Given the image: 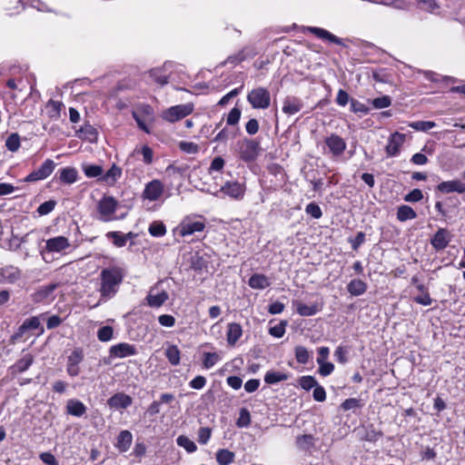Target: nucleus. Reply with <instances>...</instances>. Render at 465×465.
I'll list each match as a JSON object with an SVG mask.
<instances>
[{"label": "nucleus", "instance_id": "48", "mask_svg": "<svg viewBox=\"0 0 465 465\" xmlns=\"http://www.w3.org/2000/svg\"><path fill=\"white\" fill-rule=\"evenodd\" d=\"M298 382L301 388L305 391H310L318 384L316 379L311 375L302 376Z\"/></svg>", "mask_w": 465, "mask_h": 465}, {"label": "nucleus", "instance_id": "36", "mask_svg": "<svg viewBox=\"0 0 465 465\" xmlns=\"http://www.w3.org/2000/svg\"><path fill=\"white\" fill-rule=\"evenodd\" d=\"M288 378L289 376L286 373L269 371L264 375V381L267 384H275L286 381Z\"/></svg>", "mask_w": 465, "mask_h": 465}, {"label": "nucleus", "instance_id": "14", "mask_svg": "<svg viewBox=\"0 0 465 465\" xmlns=\"http://www.w3.org/2000/svg\"><path fill=\"white\" fill-rule=\"evenodd\" d=\"M132 403L133 399L124 392H117L107 401L109 408L116 411L127 409L132 405Z\"/></svg>", "mask_w": 465, "mask_h": 465}, {"label": "nucleus", "instance_id": "45", "mask_svg": "<svg viewBox=\"0 0 465 465\" xmlns=\"http://www.w3.org/2000/svg\"><path fill=\"white\" fill-rule=\"evenodd\" d=\"M436 124L432 121H417L409 124V126L416 131L428 132L435 127Z\"/></svg>", "mask_w": 465, "mask_h": 465}, {"label": "nucleus", "instance_id": "5", "mask_svg": "<svg viewBox=\"0 0 465 465\" xmlns=\"http://www.w3.org/2000/svg\"><path fill=\"white\" fill-rule=\"evenodd\" d=\"M246 187L237 181L226 182L213 195L220 197V193L230 197L232 200L240 201L244 197Z\"/></svg>", "mask_w": 465, "mask_h": 465}, {"label": "nucleus", "instance_id": "58", "mask_svg": "<svg viewBox=\"0 0 465 465\" xmlns=\"http://www.w3.org/2000/svg\"><path fill=\"white\" fill-rule=\"evenodd\" d=\"M206 266L205 261L198 253L192 255L191 267L194 271H202Z\"/></svg>", "mask_w": 465, "mask_h": 465}, {"label": "nucleus", "instance_id": "37", "mask_svg": "<svg viewBox=\"0 0 465 465\" xmlns=\"http://www.w3.org/2000/svg\"><path fill=\"white\" fill-rule=\"evenodd\" d=\"M46 107L49 117L52 119H58L60 117L62 107H64V104L60 101L49 100Z\"/></svg>", "mask_w": 465, "mask_h": 465}, {"label": "nucleus", "instance_id": "30", "mask_svg": "<svg viewBox=\"0 0 465 465\" xmlns=\"http://www.w3.org/2000/svg\"><path fill=\"white\" fill-rule=\"evenodd\" d=\"M60 182L67 184L74 183L77 181L78 173L74 167H65L59 170Z\"/></svg>", "mask_w": 465, "mask_h": 465}, {"label": "nucleus", "instance_id": "25", "mask_svg": "<svg viewBox=\"0 0 465 465\" xmlns=\"http://www.w3.org/2000/svg\"><path fill=\"white\" fill-rule=\"evenodd\" d=\"M303 107L302 102L295 96H287L283 101L282 112L292 115L299 113Z\"/></svg>", "mask_w": 465, "mask_h": 465}, {"label": "nucleus", "instance_id": "56", "mask_svg": "<svg viewBox=\"0 0 465 465\" xmlns=\"http://www.w3.org/2000/svg\"><path fill=\"white\" fill-rule=\"evenodd\" d=\"M371 104L376 109L387 108L391 104V99L388 95H383L371 100Z\"/></svg>", "mask_w": 465, "mask_h": 465}, {"label": "nucleus", "instance_id": "19", "mask_svg": "<svg viewBox=\"0 0 465 465\" xmlns=\"http://www.w3.org/2000/svg\"><path fill=\"white\" fill-rule=\"evenodd\" d=\"M169 299L165 291L158 292L156 287L151 288L146 296L147 304L152 308L161 307Z\"/></svg>", "mask_w": 465, "mask_h": 465}, {"label": "nucleus", "instance_id": "61", "mask_svg": "<svg viewBox=\"0 0 465 465\" xmlns=\"http://www.w3.org/2000/svg\"><path fill=\"white\" fill-rule=\"evenodd\" d=\"M179 148L187 153H196L199 151V146L193 142H180Z\"/></svg>", "mask_w": 465, "mask_h": 465}, {"label": "nucleus", "instance_id": "50", "mask_svg": "<svg viewBox=\"0 0 465 465\" xmlns=\"http://www.w3.org/2000/svg\"><path fill=\"white\" fill-rule=\"evenodd\" d=\"M242 115V111L238 107H233L228 114L226 118V124L228 125L234 126L238 124Z\"/></svg>", "mask_w": 465, "mask_h": 465}, {"label": "nucleus", "instance_id": "2", "mask_svg": "<svg viewBox=\"0 0 465 465\" xmlns=\"http://www.w3.org/2000/svg\"><path fill=\"white\" fill-rule=\"evenodd\" d=\"M260 152V143L249 138L238 140L233 150L235 156L246 163L256 161Z\"/></svg>", "mask_w": 465, "mask_h": 465}, {"label": "nucleus", "instance_id": "11", "mask_svg": "<svg viewBox=\"0 0 465 465\" xmlns=\"http://www.w3.org/2000/svg\"><path fill=\"white\" fill-rule=\"evenodd\" d=\"M325 144L333 157L341 155L347 147L344 139L335 134L326 137Z\"/></svg>", "mask_w": 465, "mask_h": 465}, {"label": "nucleus", "instance_id": "59", "mask_svg": "<svg viewBox=\"0 0 465 465\" xmlns=\"http://www.w3.org/2000/svg\"><path fill=\"white\" fill-rule=\"evenodd\" d=\"M242 87L243 85H241L240 87L234 88L233 90L223 95L218 102V105L224 106L225 104H227L232 98L235 97L240 94Z\"/></svg>", "mask_w": 465, "mask_h": 465}, {"label": "nucleus", "instance_id": "3", "mask_svg": "<svg viewBox=\"0 0 465 465\" xmlns=\"http://www.w3.org/2000/svg\"><path fill=\"white\" fill-rule=\"evenodd\" d=\"M296 447L300 451L311 456H317L325 450L323 448L326 449L321 438H297Z\"/></svg>", "mask_w": 465, "mask_h": 465}, {"label": "nucleus", "instance_id": "34", "mask_svg": "<svg viewBox=\"0 0 465 465\" xmlns=\"http://www.w3.org/2000/svg\"><path fill=\"white\" fill-rule=\"evenodd\" d=\"M108 239H112L116 247H123L126 244L128 239L132 237V233H122L120 232H109L106 233Z\"/></svg>", "mask_w": 465, "mask_h": 465}, {"label": "nucleus", "instance_id": "32", "mask_svg": "<svg viewBox=\"0 0 465 465\" xmlns=\"http://www.w3.org/2000/svg\"><path fill=\"white\" fill-rule=\"evenodd\" d=\"M77 133L80 139L86 140L90 143H94L97 140V130L91 124H84Z\"/></svg>", "mask_w": 465, "mask_h": 465}, {"label": "nucleus", "instance_id": "55", "mask_svg": "<svg viewBox=\"0 0 465 465\" xmlns=\"http://www.w3.org/2000/svg\"><path fill=\"white\" fill-rule=\"evenodd\" d=\"M286 321H282L278 324L269 329V333L275 338H282L285 333Z\"/></svg>", "mask_w": 465, "mask_h": 465}, {"label": "nucleus", "instance_id": "52", "mask_svg": "<svg viewBox=\"0 0 465 465\" xmlns=\"http://www.w3.org/2000/svg\"><path fill=\"white\" fill-rule=\"evenodd\" d=\"M305 213L313 219H320L322 216V209L316 203H308L305 207Z\"/></svg>", "mask_w": 465, "mask_h": 465}, {"label": "nucleus", "instance_id": "64", "mask_svg": "<svg viewBox=\"0 0 465 465\" xmlns=\"http://www.w3.org/2000/svg\"><path fill=\"white\" fill-rule=\"evenodd\" d=\"M351 110L353 113L361 114H367L369 112V108L364 104L355 99L351 100Z\"/></svg>", "mask_w": 465, "mask_h": 465}, {"label": "nucleus", "instance_id": "23", "mask_svg": "<svg viewBox=\"0 0 465 465\" xmlns=\"http://www.w3.org/2000/svg\"><path fill=\"white\" fill-rule=\"evenodd\" d=\"M148 83H155L160 86H163L168 83V75L166 74V64L163 67L153 68L147 73Z\"/></svg>", "mask_w": 465, "mask_h": 465}, {"label": "nucleus", "instance_id": "47", "mask_svg": "<svg viewBox=\"0 0 465 465\" xmlns=\"http://www.w3.org/2000/svg\"><path fill=\"white\" fill-rule=\"evenodd\" d=\"M237 132L230 131L228 128H223L213 138V142L225 143L230 138H234L237 136Z\"/></svg>", "mask_w": 465, "mask_h": 465}, {"label": "nucleus", "instance_id": "13", "mask_svg": "<svg viewBox=\"0 0 465 465\" xmlns=\"http://www.w3.org/2000/svg\"><path fill=\"white\" fill-rule=\"evenodd\" d=\"M205 228V223L202 221H193L190 218L184 219L178 227L179 233L182 236L192 235L194 232H203Z\"/></svg>", "mask_w": 465, "mask_h": 465}, {"label": "nucleus", "instance_id": "40", "mask_svg": "<svg viewBox=\"0 0 465 465\" xmlns=\"http://www.w3.org/2000/svg\"><path fill=\"white\" fill-rule=\"evenodd\" d=\"M83 171L88 178H96L99 176H103L104 170L103 167L96 164H85L83 165Z\"/></svg>", "mask_w": 465, "mask_h": 465}, {"label": "nucleus", "instance_id": "22", "mask_svg": "<svg viewBox=\"0 0 465 465\" xmlns=\"http://www.w3.org/2000/svg\"><path fill=\"white\" fill-rule=\"evenodd\" d=\"M437 190L443 193L465 192V183L460 180L441 182L437 185Z\"/></svg>", "mask_w": 465, "mask_h": 465}, {"label": "nucleus", "instance_id": "46", "mask_svg": "<svg viewBox=\"0 0 465 465\" xmlns=\"http://www.w3.org/2000/svg\"><path fill=\"white\" fill-rule=\"evenodd\" d=\"M114 337V329L111 326H103L97 331V338L102 342L109 341Z\"/></svg>", "mask_w": 465, "mask_h": 465}, {"label": "nucleus", "instance_id": "60", "mask_svg": "<svg viewBox=\"0 0 465 465\" xmlns=\"http://www.w3.org/2000/svg\"><path fill=\"white\" fill-rule=\"evenodd\" d=\"M423 198V193L420 189H413L404 196V201L409 203H417Z\"/></svg>", "mask_w": 465, "mask_h": 465}, {"label": "nucleus", "instance_id": "12", "mask_svg": "<svg viewBox=\"0 0 465 465\" xmlns=\"http://www.w3.org/2000/svg\"><path fill=\"white\" fill-rule=\"evenodd\" d=\"M109 354L111 357L123 359L136 355L137 349L134 344L121 342L111 346L109 349Z\"/></svg>", "mask_w": 465, "mask_h": 465}, {"label": "nucleus", "instance_id": "53", "mask_svg": "<svg viewBox=\"0 0 465 465\" xmlns=\"http://www.w3.org/2000/svg\"><path fill=\"white\" fill-rule=\"evenodd\" d=\"M112 443L118 448L120 451H126L131 444L132 438H111Z\"/></svg>", "mask_w": 465, "mask_h": 465}, {"label": "nucleus", "instance_id": "1", "mask_svg": "<svg viewBox=\"0 0 465 465\" xmlns=\"http://www.w3.org/2000/svg\"><path fill=\"white\" fill-rule=\"evenodd\" d=\"M124 276L125 271L120 265L112 264L101 270L98 304L113 299L117 294Z\"/></svg>", "mask_w": 465, "mask_h": 465}, {"label": "nucleus", "instance_id": "6", "mask_svg": "<svg viewBox=\"0 0 465 465\" xmlns=\"http://www.w3.org/2000/svg\"><path fill=\"white\" fill-rule=\"evenodd\" d=\"M117 209V202L112 196H104L97 204L99 219L103 222H109Z\"/></svg>", "mask_w": 465, "mask_h": 465}, {"label": "nucleus", "instance_id": "4", "mask_svg": "<svg viewBox=\"0 0 465 465\" xmlns=\"http://www.w3.org/2000/svg\"><path fill=\"white\" fill-rule=\"evenodd\" d=\"M247 101L254 109H267L271 104V94L266 88L257 87L248 94Z\"/></svg>", "mask_w": 465, "mask_h": 465}, {"label": "nucleus", "instance_id": "39", "mask_svg": "<svg viewBox=\"0 0 465 465\" xmlns=\"http://www.w3.org/2000/svg\"><path fill=\"white\" fill-rule=\"evenodd\" d=\"M180 350L176 345H171L165 350V356L173 366L180 363Z\"/></svg>", "mask_w": 465, "mask_h": 465}, {"label": "nucleus", "instance_id": "17", "mask_svg": "<svg viewBox=\"0 0 465 465\" xmlns=\"http://www.w3.org/2000/svg\"><path fill=\"white\" fill-rule=\"evenodd\" d=\"M293 306L299 315L303 317L313 316L322 310V302H314L312 304H305L301 301H294Z\"/></svg>", "mask_w": 465, "mask_h": 465}, {"label": "nucleus", "instance_id": "9", "mask_svg": "<svg viewBox=\"0 0 465 465\" xmlns=\"http://www.w3.org/2000/svg\"><path fill=\"white\" fill-rule=\"evenodd\" d=\"M163 192V183L160 180L154 179L145 184L142 196L145 200L154 202L162 197Z\"/></svg>", "mask_w": 465, "mask_h": 465}, {"label": "nucleus", "instance_id": "21", "mask_svg": "<svg viewBox=\"0 0 465 465\" xmlns=\"http://www.w3.org/2000/svg\"><path fill=\"white\" fill-rule=\"evenodd\" d=\"M21 278V272L17 267L5 266L0 268V283H15Z\"/></svg>", "mask_w": 465, "mask_h": 465}, {"label": "nucleus", "instance_id": "49", "mask_svg": "<svg viewBox=\"0 0 465 465\" xmlns=\"http://www.w3.org/2000/svg\"><path fill=\"white\" fill-rule=\"evenodd\" d=\"M220 360V355L216 352L203 353V365L206 369L213 368Z\"/></svg>", "mask_w": 465, "mask_h": 465}, {"label": "nucleus", "instance_id": "38", "mask_svg": "<svg viewBox=\"0 0 465 465\" xmlns=\"http://www.w3.org/2000/svg\"><path fill=\"white\" fill-rule=\"evenodd\" d=\"M233 460L234 453L228 450L222 449L219 450L216 453V460L219 465H229L233 461Z\"/></svg>", "mask_w": 465, "mask_h": 465}, {"label": "nucleus", "instance_id": "62", "mask_svg": "<svg viewBox=\"0 0 465 465\" xmlns=\"http://www.w3.org/2000/svg\"><path fill=\"white\" fill-rule=\"evenodd\" d=\"M179 446L183 447L188 452H193L196 450V445L190 438H177Z\"/></svg>", "mask_w": 465, "mask_h": 465}, {"label": "nucleus", "instance_id": "15", "mask_svg": "<svg viewBox=\"0 0 465 465\" xmlns=\"http://www.w3.org/2000/svg\"><path fill=\"white\" fill-rule=\"evenodd\" d=\"M174 401V395L172 393H163L160 395L159 400L153 401L147 408L146 414L149 417H153L159 414L162 411L163 404H172Z\"/></svg>", "mask_w": 465, "mask_h": 465}, {"label": "nucleus", "instance_id": "7", "mask_svg": "<svg viewBox=\"0 0 465 465\" xmlns=\"http://www.w3.org/2000/svg\"><path fill=\"white\" fill-rule=\"evenodd\" d=\"M56 163L52 159H46L39 168L30 173L25 182L34 183L47 178L54 170Z\"/></svg>", "mask_w": 465, "mask_h": 465}, {"label": "nucleus", "instance_id": "28", "mask_svg": "<svg viewBox=\"0 0 465 465\" xmlns=\"http://www.w3.org/2000/svg\"><path fill=\"white\" fill-rule=\"evenodd\" d=\"M34 362L32 354L27 353L10 367L12 373H21L29 369Z\"/></svg>", "mask_w": 465, "mask_h": 465}, {"label": "nucleus", "instance_id": "51", "mask_svg": "<svg viewBox=\"0 0 465 465\" xmlns=\"http://www.w3.org/2000/svg\"><path fill=\"white\" fill-rule=\"evenodd\" d=\"M56 287V284H48L43 286L35 293L36 300H43L48 298L54 292Z\"/></svg>", "mask_w": 465, "mask_h": 465}, {"label": "nucleus", "instance_id": "54", "mask_svg": "<svg viewBox=\"0 0 465 465\" xmlns=\"http://www.w3.org/2000/svg\"><path fill=\"white\" fill-rule=\"evenodd\" d=\"M134 153H141L145 164H151L153 163V150L148 145H143L140 150L135 149Z\"/></svg>", "mask_w": 465, "mask_h": 465}, {"label": "nucleus", "instance_id": "41", "mask_svg": "<svg viewBox=\"0 0 465 465\" xmlns=\"http://www.w3.org/2000/svg\"><path fill=\"white\" fill-rule=\"evenodd\" d=\"M148 231L153 237H162L166 233V227L162 222H153L150 224Z\"/></svg>", "mask_w": 465, "mask_h": 465}, {"label": "nucleus", "instance_id": "27", "mask_svg": "<svg viewBox=\"0 0 465 465\" xmlns=\"http://www.w3.org/2000/svg\"><path fill=\"white\" fill-rule=\"evenodd\" d=\"M242 335V329L239 323L231 322L227 328V342L229 345H234Z\"/></svg>", "mask_w": 465, "mask_h": 465}, {"label": "nucleus", "instance_id": "43", "mask_svg": "<svg viewBox=\"0 0 465 465\" xmlns=\"http://www.w3.org/2000/svg\"><path fill=\"white\" fill-rule=\"evenodd\" d=\"M40 327V320L37 316L31 317L26 319L23 324L20 326V332L24 333L28 330H36Z\"/></svg>", "mask_w": 465, "mask_h": 465}, {"label": "nucleus", "instance_id": "44", "mask_svg": "<svg viewBox=\"0 0 465 465\" xmlns=\"http://www.w3.org/2000/svg\"><path fill=\"white\" fill-rule=\"evenodd\" d=\"M295 358L299 363L306 364L311 359V352L303 346L295 348Z\"/></svg>", "mask_w": 465, "mask_h": 465}, {"label": "nucleus", "instance_id": "8", "mask_svg": "<svg viewBox=\"0 0 465 465\" xmlns=\"http://www.w3.org/2000/svg\"><path fill=\"white\" fill-rule=\"evenodd\" d=\"M193 111V104H183L170 107L163 113V118L171 123L176 122L189 114Z\"/></svg>", "mask_w": 465, "mask_h": 465}, {"label": "nucleus", "instance_id": "24", "mask_svg": "<svg viewBox=\"0 0 465 465\" xmlns=\"http://www.w3.org/2000/svg\"><path fill=\"white\" fill-rule=\"evenodd\" d=\"M307 30L315 36H317L318 38L326 40L330 43L343 45L342 39L339 38L338 36L334 35L333 34L330 33L329 31L323 28L310 26L307 28Z\"/></svg>", "mask_w": 465, "mask_h": 465}, {"label": "nucleus", "instance_id": "42", "mask_svg": "<svg viewBox=\"0 0 465 465\" xmlns=\"http://www.w3.org/2000/svg\"><path fill=\"white\" fill-rule=\"evenodd\" d=\"M5 146L8 151L10 152H16L20 148V136L16 133L11 134L6 141H5Z\"/></svg>", "mask_w": 465, "mask_h": 465}, {"label": "nucleus", "instance_id": "10", "mask_svg": "<svg viewBox=\"0 0 465 465\" xmlns=\"http://www.w3.org/2000/svg\"><path fill=\"white\" fill-rule=\"evenodd\" d=\"M84 359V352L82 349H74L67 359L66 371L69 376L76 377L80 373L79 363Z\"/></svg>", "mask_w": 465, "mask_h": 465}, {"label": "nucleus", "instance_id": "16", "mask_svg": "<svg viewBox=\"0 0 465 465\" xmlns=\"http://www.w3.org/2000/svg\"><path fill=\"white\" fill-rule=\"evenodd\" d=\"M450 241V232L447 229L440 228L431 238L430 243L436 251H441L448 246Z\"/></svg>", "mask_w": 465, "mask_h": 465}, {"label": "nucleus", "instance_id": "57", "mask_svg": "<svg viewBox=\"0 0 465 465\" xmlns=\"http://www.w3.org/2000/svg\"><path fill=\"white\" fill-rule=\"evenodd\" d=\"M56 202L54 200L46 201L43 203H41L37 208V213L40 215H46L50 213L55 207Z\"/></svg>", "mask_w": 465, "mask_h": 465}, {"label": "nucleus", "instance_id": "33", "mask_svg": "<svg viewBox=\"0 0 465 465\" xmlns=\"http://www.w3.org/2000/svg\"><path fill=\"white\" fill-rule=\"evenodd\" d=\"M122 170L115 164H113L104 174L103 173L101 181L108 184H114L120 178Z\"/></svg>", "mask_w": 465, "mask_h": 465}, {"label": "nucleus", "instance_id": "31", "mask_svg": "<svg viewBox=\"0 0 465 465\" xmlns=\"http://www.w3.org/2000/svg\"><path fill=\"white\" fill-rule=\"evenodd\" d=\"M347 291L353 296L362 295L367 291V283L360 279H353L348 283Z\"/></svg>", "mask_w": 465, "mask_h": 465}, {"label": "nucleus", "instance_id": "26", "mask_svg": "<svg viewBox=\"0 0 465 465\" xmlns=\"http://www.w3.org/2000/svg\"><path fill=\"white\" fill-rule=\"evenodd\" d=\"M66 411L72 416L82 417L86 411V407L81 401L70 399L66 403Z\"/></svg>", "mask_w": 465, "mask_h": 465}, {"label": "nucleus", "instance_id": "20", "mask_svg": "<svg viewBox=\"0 0 465 465\" xmlns=\"http://www.w3.org/2000/svg\"><path fill=\"white\" fill-rule=\"evenodd\" d=\"M69 247V240L64 236L53 237L45 242V250L49 252H61Z\"/></svg>", "mask_w": 465, "mask_h": 465}, {"label": "nucleus", "instance_id": "18", "mask_svg": "<svg viewBox=\"0 0 465 465\" xmlns=\"http://www.w3.org/2000/svg\"><path fill=\"white\" fill-rule=\"evenodd\" d=\"M405 141V134L399 132L393 133L388 141L385 151L388 156H396L400 153V148Z\"/></svg>", "mask_w": 465, "mask_h": 465}, {"label": "nucleus", "instance_id": "35", "mask_svg": "<svg viewBox=\"0 0 465 465\" xmlns=\"http://www.w3.org/2000/svg\"><path fill=\"white\" fill-rule=\"evenodd\" d=\"M417 217L416 212L409 205H401L397 211V219L401 222L412 220Z\"/></svg>", "mask_w": 465, "mask_h": 465}, {"label": "nucleus", "instance_id": "29", "mask_svg": "<svg viewBox=\"0 0 465 465\" xmlns=\"http://www.w3.org/2000/svg\"><path fill=\"white\" fill-rule=\"evenodd\" d=\"M249 286L256 290H264L270 286V281L264 274L255 273L249 279Z\"/></svg>", "mask_w": 465, "mask_h": 465}, {"label": "nucleus", "instance_id": "63", "mask_svg": "<svg viewBox=\"0 0 465 465\" xmlns=\"http://www.w3.org/2000/svg\"><path fill=\"white\" fill-rule=\"evenodd\" d=\"M418 5L420 10L428 12H433L439 7L434 0H420Z\"/></svg>", "mask_w": 465, "mask_h": 465}]
</instances>
